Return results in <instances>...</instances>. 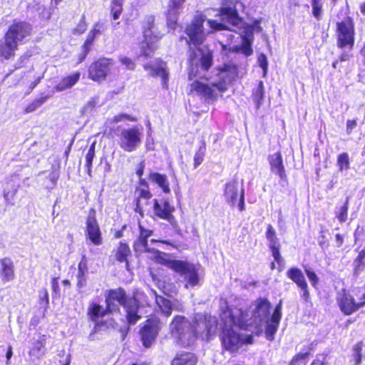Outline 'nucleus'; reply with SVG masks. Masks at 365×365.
Masks as SVG:
<instances>
[{
  "label": "nucleus",
  "mask_w": 365,
  "mask_h": 365,
  "mask_svg": "<svg viewBox=\"0 0 365 365\" xmlns=\"http://www.w3.org/2000/svg\"><path fill=\"white\" fill-rule=\"evenodd\" d=\"M243 9L240 0H221L220 9H209L205 14L196 15L187 27V42L196 48L190 56L189 78H196L189 85L190 93H195L206 101L214 102L227 90L228 84L235 76V68L227 66L209 75L207 71L212 63V55L209 48L200 46L206 36L214 30H231L230 26H240L242 21L238 11Z\"/></svg>",
  "instance_id": "obj_1"
},
{
  "label": "nucleus",
  "mask_w": 365,
  "mask_h": 365,
  "mask_svg": "<svg viewBox=\"0 0 365 365\" xmlns=\"http://www.w3.org/2000/svg\"><path fill=\"white\" fill-rule=\"evenodd\" d=\"M228 307L226 302L221 304L222 343L225 349L235 352L244 344H251V335L242 336L237 332L238 329H246L256 334H260L264 329L266 338L274 339L282 317V306L278 304L268 320L270 304L265 299L255 301L249 309Z\"/></svg>",
  "instance_id": "obj_2"
},
{
  "label": "nucleus",
  "mask_w": 365,
  "mask_h": 365,
  "mask_svg": "<svg viewBox=\"0 0 365 365\" xmlns=\"http://www.w3.org/2000/svg\"><path fill=\"white\" fill-rule=\"evenodd\" d=\"M142 296L141 294H137L134 297L126 298L123 289L110 290L106 297L107 308L104 309L102 306L93 302L88 308V314L93 321L96 322L107 312H113L122 305L125 309L128 323L134 324L141 318L142 312L138 300Z\"/></svg>",
  "instance_id": "obj_3"
},
{
  "label": "nucleus",
  "mask_w": 365,
  "mask_h": 365,
  "mask_svg": "<svg viewBox=\"0 0 365 365\" xmlns=\"http://www.w3.org/2000/svg\"><path fill=\"white\" fill-rule=\"evenodd\" d=\"M351 292L344 289L337 295V304L346 315L353 314L365 305V289L356 288Z\"/></svg>",
  "instance_id": "obj_4"
},
{
  "label": "nucleus",
  "mask_w": 365,
  "mask_h": 365,
  "mask_svg": "<svg viewBox=\"0 0 365 365\" xmlns=\"http://www.w3.org/2000/svg\"><path fill=\"white\" fill-rule=\"evenodd\" d=\"M171 335L181 346L192 344L195 339V334L190 322L183 316H175L170 324Z\"/></svg>",
  "instance_id": "obj_5"
},
{
  "label": "nucleus",
  "mask_w": 365,
  "mask_h": 365,
  "mask_svg": "<svg viewBox=\"0 0 365 365\" xmlns=\"http://www.w3.org/2000/svg\"><path fill=\"white\" fill-rule=\"evenodd\" d=\"M144 41L141 45V56H150L157 48L156 43L162 38L163 34L155 25L153 16L145 18L143 22Z\"/></svg>",
  "instance_id": "obj_6"
},
{
  "label": "nucleus",
  "mask_w": 365,
  "mask_h": 365,
  "mask_svg": "<svg viewBox=\"0 0 365 365\" xmlns=\"http://www.w3.org/2000/svg\"><path fill=\"white\" fill-rule=\"evenodd\" d=\"M143 128L133 126L123 128L118 135V144L125 152L132 153L140 145L143 138Z\"/></svg>",
  "instance_id": "obj_7"
},
{
  "label": "nucleus",
  "mask_w": 365,
  "mask_h": 365,
  "mask_svg": "<svg viewBox=\"0 0 365 365\" xmlns=\"http://www.w3.org/2000/svg\"><path fill=\"white\" fill-rule=\"evenodd\" d=\"M163 264L179 273L186 282L185 287H195L199 284L200 277L196 267L185 261L168 260Z\"/></svg>",
  "instance_id": "obj_8"
},
{
  "label": "nucleus",
  "mask_w": 365,
  "mask_h": 365,
  "mask_svg": "<svg viewBox=\"0 0 365 365\" xmlns=\"http://www.w3.org/2000/svg\"><path fill=\"white\" fill-rule=\"evenodd\" d=\"M140 235L138 240L134 243V250L136 252H148L149 257L160 264H164L167 262V255L157 250L155 248H150L148 245L147 239L153 235V231L143 228L139 225Z\"/></svg>",
  "instance_id": "obj_9"
},
{
  "label": "nucleus",
  "mask_w": 365,
  "mask_h": 365,
  "mask_svg": "<svg viewBox=\"0 0 365 365\" xmlns=\"http://www.w3.org/2000/svg\"><path fill=\"white\" fill-rule=\"evenodd\" d=\"M224 197L231 207L237 205L241 212L245 210V190L237 180H232L225 185Z\"/></svg>",
  "instance_id": "obj_10"
},
{
  "label": "nucleus",
  "mask_w": 365,
  "mask_h": 365,
  "mask_svg": "<svg viewBox=\"0 0 365 365\" xmlns=\"http://www.w3.org/2000/svg\"><path fill=\"white\" fill-rule=\"evenodd\" d=\"M337 46L339 48L351 49L354 45V24L352 19L347 17L336 26Z\"/></svg>",
  "instance_id": "obj_11"
},
{
  "label": "nucleus",
  "mask_w": 365,
  "mask_h": 365,
  "mask_svg": "<svg viewBox=\"0 0 365 365\" xmlns=\"http://www.w3.org/2000/svg\"><path fill=\"white\" fill-rule=\"evenodd\" d=\"M217 327V319L211 315L202 316L198 314L196 317L195 325H192L195 338L200 336L206 340H209L211 336L215 334Z\"/></svg>",
  "instance_id": "obj_12"
},
{
  "label": "nucleus",
  "mask_w": 365,
  "mask_h": 365,
  "mask_svg": "<svg viewBox=\"0 0 365 365\" xmlns=\"http://www.w3.org/2000/svg\"><path fill=\"white\" fill-rule=\"evenodd\" d=\"M112 66V59L106 58H100L89 66L88 76L94 81H101L106 78Z\"/></svg>",
  "instance_id": "obj_13"
},
{
  "label": "nucleus",
  "mask_w": 365,
  "mask_h": 365,
  "mask_svg": "<svg viewBox=\"0 0 365 365\" xmlns=\"http://www.w3.org/2000/svg\"><path fill=\"white\" fill-rule=\"evenodd\" d=\"M161 328L160 320L157 318L149 319L140 330L141 339L145 347H150L155 341Z\"/></svg>",
  "instance_id": "obj_14"
},
{
  "label": "nucleus",
  "mask_w": 365,
  "mask_h": 365,
  "mask_svg": "<svg viewBox=\"0 0 365 365\" xmlns=\"http://www.w3.org/2000/svg\"><path fill=\"white\" fill-rule=\"evenodd\" d=\"M174 210V207L168 200L163 199L153 200L154 214L160 219L167 220L174 228H176L177 221L173 215Z\"/></svg>",
  "instance_id": "obj_15"
},
{
  "label": "nucleus",
  "mask_w": 365,
  "mask_h": 365,
  "mask_svg": "<svg viewBox=\"0 0 365 365\" xmlns=\"http://www.w3.org/2000/svg\"><path fill=\"white\" fill-rule=\"evenodd\" d=\"M86 237L96 246L103 244L102 233L94 215L90 214L86 220Z\"/></svg>",
  "instance_id": "obj_16"
},
{
  "label": "nucleus",
  "mask_w": 365,
  "mask_h": 365,
  "mask_svg": "<svg viewBox=\"0 0 365 365\" xmlns=\"http://www.w3.org/2000/svg\"><path fill=\"white\" fill-rule=\"evenodd\" d=\"M31 26L25 22H19L11 25L6 35L17 45L31 34Z\"/></svg>",
  "instance_id": "obj_17"
},
{
  "label": "nucleus",
  "mask_w": 365,
  "mask_h": 365,
  "mask_svg": "<svg viewBox=\"0 0 365 365\" xmlns=\"http://www.w3.org/2000/svg\"><path fill=\"white\" fill-rule=\"evenodd\" d=\"M145 70L149 71L153 76H160L162 78V85L168 87V73L166 71L165 63L158 59H155L149 63L144 65Z\"/></svg>",
  "instance_id": "obj_18"
},
{
  "label": "nucleus",
  "mask_w": 365,
  "mask_h": 365,
  "mask_svg": "<svg viewBox=\"0 0 365 365\" xmlns=\"http://www.w3.org/2000/svg\"><path fill=\"white\" fill-rule=\"evenodd\" d=\"M14 266L13 261L8 257L0 259V279L3 283H7L14 279Z\"/></svg>",
  "instance_id": "obj_19"
},
{
  "label": "nucleus",
  "mask_w": 365,
  "mask_h": 365,
  "mask_svg": "<svg viewBox=\"0 0 365 365\" xmlns=\"http://www.w3.org/2000/svg\"><path fill=\"white\" fill-rule=\"evenodd\" d=\"M155 302L161 312L168 317L171 314L172 310L182 311L183 306L181 303L175 302L172 303L170 300L161 296H155Z\"/></svg>",
  "instance_id": "obj_20"
},
{
  "label": "nucleus",
  "mask_w": 365,
  "mask_h": 365,
  "mask_svg": "<svg viewBox=\"0 0 365 365\" xmlns=\"http://www.w3.org/2000/svg\"><path fill=\"white\" fill-rule=\"evenodd\" d=\"M18 45L7 35L0 41V57L9 59L14 55Z\"/></svg>",
  "instance_id": "obj_21"
},
{
  "label": "nucleus",
  "mask_w": 365,
  "mask_h": 365,
  "mask_svg": "<svg viewBox=\"0 0 365 365\" xmlns=\"http://www.w3.org/2000/svg\"><path fill=\"white\" fill-rule=\"evenodd\" d=\"M269 163L272 173L282 179L285 177L284 168L282 163V157L280 153L277 152L269 156Z\"/></svg>",
  "instance_id": "obj_22"
},
{
  "label": "nucleus",
  "mask_w": 365,
  "mask_h": 365,
  "mask_svg": "<svg viewBox=\"0 0 365 365\" xmlns=\"http://www.w3.org/2000/svg\"><path fill=\"white\" fill-rule=\"evenodd\" d=\"M46 337L44 335L40 336L38 339L32 344L29 351L31 359L35 361L39 359L45 354Z\"/></svg>",
  "instance_id": "obj_23"
},
{
  "label": "nucleus",
  "mask_w": 365,
  "mask_h": 365,
  "mask_svg": "<svg viewBox=\"0 0 365 365\" xmlns=\"http://www.w3.org/2000/svg\"><path fill=\"white\" fill-rule=\"evenodd\" d=\"M115 259L119 262H125V267L128 270L129 264L128 257L130 255L129 246L123 242H120L118 246L113 250Z\"/></svg>",
  "instance_id": "obj_24"
},
{
  "label": "nucleus",
  "mask_w": 365,
  "mask_h": 365,
  "mask_svg": "<svg viewBox=\"0 0 365 365\" xmlns=\"http://www.w3.org/2000/svg\"><path fill=\"white\" fill-rule=\"evenodd\" d=\"M81 73L75 72L63 78L55 86L56 91L60 92L73 87L80 79Z\"/></svg>",
  "instance_id": "obj_25"
},
{
  "label": "nucleus",
  "mask_w": 365,
  "mask_h": 365,
  "mask_svg": "<svg viewBox=\"0 0 365 365\" xmlns=\"http://www.w3.org/2000/svg\"><path fill=\"white\" fill-rule=\"evenodd\" d=\"M197 362L196 356L190 352L178 354L172 361V365H195Z\"/></svg>",
  "instance_id": "obj_26"
},
{
  "label": "nucleus",
  "mask_w": 365,
  "mask_h": 365,
  "mask_svg": "<svg viewBox=\"0 0 365 365\" xmlns=\"http://www.w3.org/2000/svg\"><path fill=\"white\" fill-rule=\"evenodd\" d=\"M287 276L294 282L298 287L307 284L302 271L297 267L289 268L287 272Z\"/></svg>",
  "instance_id": "obj_27"
},
{
  "label": "nucleus",
  "mask_w": 365,
  "mask_h": 365,
  "mask_svg": "<svg viewBox=\"0 0 365 365\" xmlns=\"http://www.w3.org/2000/svg\"><path fill=\"white\" fill-rule=\"evenodd\" d=\"M150 180L156 183L164 192L169 193L170 192L166 175L158 173H153L150 174Z\"/></svg>",
  "instance_id": "obj_28"
},
{
  "label": "nucleus",
  "mask_w": 365,
  "mask_h": 365,
  "mask_svg": "<svg viewBox=\"0 0 365 365\" xmlns=\"http://www.w3.org/2000/svg\"><path fill=\"white\" fill-rule=\"evenodd\" d=\"M18 185L13 182H8L4 189V197L8 204H13L14 197L18 190Z\"/></svg>",
  "instance_id": "obj_29"
},
{
  "label": "nucleus",
  "mask_w": 365,
  "mask_h": 365,
  "mask_svg": "<svg viewBox=\"0 0 365 365\" xmlns=\"http://www.w3.org/2000/svg\"><path fill=\"white\" fill-rule=\"evenodd\" d=\"M125 120L135 122V121H137V118L135 117L130 115L128 114L119 113L113 117L108 118L106 120L105 125L106 127H110L113 124L125 121Z\"/></svg>",
  "instance_id": "obj_30"
},
{
  "label": "nucleus",
  "mask_w": 365,
  "mask_h": 365,
  "mask_svg": "<svg viewBox=\"0 0 365 365\" xmlns=\"http://www.w3.org/2000/svg\"><path fill=\"white\" fill-rule=\"evenodd\" d=\"M123 0H111L110 13L114 20L120 18L123 12Z\"/></svg>",
  "instance_id": "obj_31"
},
{
  "label": "nucleus",
  "mask_w": 365,
  "mask_h": 365,
  "mask_svg": "<svg viewBox=\"0 0 365 365\" xmlns=\"http://www.w3.org/2000/svg\"><path fill=\"white\" fill-rule=\"evenodd\" d=\"M336 165L341 172L349 170L350 168L349 155L346 153L339 154L337 157Z\"/></svg>",
  "instance_id": "obj_32"
},
{
  "label": "nucleus",
  "mask_w": 365,
  "mask_h": 365,
  "mask_svg": "<svg viewBox=\"0 0 365 365\" xmlns=\"http://www.w3.org/2000/svg\"><path fill=\"white\" fill-rule=\"evenodd\" d=\"M96 37L95 35L91 32H89L87 38L83 46V53L81 54L79 57L78 63L82 62L85 58L86 57L87 54L90 51V47L92 45L93 41L95 40Z\"/></svg>",
  "instance_id": "obj_33"
},
{
  "label": "nucleus",
  "mask_w": 365,
  "mask_h": 365,
  "mask_svg": "<svg viewBox=\"0 0 365 365\" xmlns=\"http://www.w3.org/2000/svg\"><path fill=\"white\" fill-rule=\"evenodd\" d=\"M266 237L269 241V247L279 245L277 237L276 236V232L271 225L267 226Z\"/></svg>",
  "instance_id": "obj_34"
},
{
  "label": "nucleus",
  "mask_w": 365,
  "mask_h": 365,
  "mask_svg": "<svg viewBox=\"0 0 365 365\" xmlns=\"http://www.w3.org/2000/svg\"><path fill=\"white\" fill-rule=\"evenodd\" d=\"M179 13L180 11H171V9L168 8L167 12V22L169 28H171L172 29H175Z\"/></svg>",
  "instance_id": "obj_35"
},
{
  "label": "nucleus",
  "mask_w": 365,
  "mask_h": 365,
  "mask_svg": "<svg viewBox=\"0 0 365 365\" xmlns=\"http://www.w3.org/2000/svg\"><path fill=\"white\" fill-rule=\"evenodd\" d=\"M263 97H264L263 83H262V81H259L258 86L255 90L254 94H253L254 101L256 103L257 108L259 107L260 103H261L260 102L263 99Z\"/></svg>",
  "instance_id": "obj_36"
},
{
  "label": "nucleus",
  "mask_w": 365,
  "mask_h": 365,
  "mask_svg": "<svg viewBox=\"0 0 365 365\" xmlns=\"http://www.w3.org/2000/svg\"><path fill=\"white\" fill-rule=\"evenodd\" d=\"M309 355L308 351L298 354L292 359L289 365H307Z\"/></svg>",
  "instance_id": "obj_37"
},
{
  "label": "nucleus",
  "mask_w": 365,
  "mask_h": 365,
  "mask_svg": "<svg viewBox=\"0 0 365 365\" xmlns=\"http://www.w3.org/2000/svg\"><path fill=\"white\" fill-rule=\"evenodd\" d=\"M38 299L39 304L44 308H47L49 300H48V293L46 289L43 288L39 290L38 292Z\"/></svg>",
  "instance_id": "obj_38"
},
{
  "label": "nucleus",
  "mask_w": 365,
  "mask_h": 365,
  "mask_svg": "<svg viewBox=\"0 0 365 365\" xmlns=\"http://www.w3.org/2000/svg\"><path fill=\"white\" fill-rule=\"evenodd\" d=\"M205 147L201 146L194 156V165L195 168L199 166L204 160Z\"/></svg>",
  "instance_id": "obj_39"
},
{
  "label": "nucleus",
  "mask_w": 365,
  "mask_h": 365,
  "mask_svg": "<svg viewBox=\"0 0 365 365\" xmlns=\"http://www.w3.org/2000/svg\"><path fill=\"white\" fill-rule=\"evenodd\" d=\"M348 203H349V198L347 197L344 205L341 207L339 212L336 215L338 220L341 222H345L347 219V214H348V209H349Z\"/></svg>",
  "instance_id": "obj_40"
},
{
  "label": "nucleus",
  "mask_w": 365,
  "mask_h": 365,
  "mask_svg": "<svg viewBox=\"0 0 365 365\" xmlns=\"http://www.w3.org/2000/svg\"><path fill=\"white\" fill-rule=\"evenodd\" d=\"M322 4L319 0H312V13L314 16L317 19H320L322 15Z\"/></svg>",
  "instance_id": "obj_41"
},
{
  "label": "nucleus",
  "mask_w": 365,
  "mask_h": 365,
  "mask_svg": "<svg viewBox=\"0 0 365 365\" xmlns=\"http://www.w3.org/2000/svg\"><path fill=\"white\" fill-rule=\"evenodd\" d=\"M269 248L272 251V254L274 259V261L279 264V267H282L283 265V259L281 257L279 252V245L272 247Z\"/></svg>",
  "instance_id": "obj_42"
},
{
  "label": "nucleus",
  "mask_w": 365,
  "mask_h": 365,
  "mask_svg": "<svg viewBox=\"0 0 365 365\" xmlns=\"http://www.w3.org/2000/svg\"><path fill=\"white\" fill-rule=\"evenodd\" d=\"M58 178V175L55 173H51L48 175L46 180H48V183L45 185V187L48 190L53 189L56 185L57 180Z\"/></svg>",
  "instance_id": "obj_43"
},
{
  "label": "nucleus",
  "mask_w": 365,
  "mask_h": 365,
  "mask_svg": "<svg viewBox=\"0 0 365 365\" xmlns=\"http://www.w3.org/2000/svg\"><path fill=\"white\" fill-rule=\"evenodd\" d=\"M257 62L259 66L262 68L263 76L264 77L267 75L268 66L267 56L263 53L259 54L258 56Z\"/></svg>",
  "instance_id": "obj_44"
},
{
  "label": "nucleus",
  "mask_w": 365,
  "mask_h": 365,
  "mask_svg": "<svg viewBox=\"0 0 365 365\" xmlns=\"http://www.w3.org/2000/svg\"><path fill=\"white\" fill-rule=\"evenodd\" d=\"M242 52L247 56H250L252 53L250 36L244 38V44L242 47Z\"/></svg>",
  "instance_id": "obj_45"
},
{
  "label": "nucleus",
  "mask_w": 365,
  "mask_h": 365,
  "mask_svg": "<svg viewBox=\"0 0 365 365\" xmlns=\"http://www.w3.org/2000/svg\"><path fill=\"white\" fill-rule=\"evenodd\" d=\"M185 1V0H169L168 8L171 9V11H180Z\"/></svg>",
  "instance_id": "obj_46"
},
{
  "label": "nucleus",
  "mask_w": 365,
  "mask_h": 365,
  "mask_svg": "<svg viewBox=\"0 0 365 365\" xmlns=\"http://www.w3.org/2000/svg\"><path fill=\"white\" fill-rule=\"evenodd\" d=\"M106 30V26L102 22H97L94 24L93 29L90 31L96 37L102 34Z\"/></svg>",
  "instance_id": "obj_47"
},
{
  "label": "nucleus",
  "mask_w": 365,
  "mask_h": 365,
  "mask_svg": "<svg viewBox=\"0 0 365 365\" xmlns=\"http://www.w3.org/2000/svg\"><path fill=\"white\" fill-rule=\"evenodd\" d=\"M120 63L128 70H134L135 68V62L130 58L126 56H120L119 58Z\"/></svg>",
  "instance_id": "obj_48"
},
{
  "label": "nucleus",
  "mask_w": 365,
  "mask_h": 365,
  "mask_svg": "<svg viewBox=\"0 0 365 365\" xmlns=\"http://www.w3.org/2000/svg\"><path fill=\"white\" fill-rule=\"evenodd\" d=\"M305 272L312 286L316 287L319 282L317 275L311 269H305Z\"/></svg>",
  "instance_id": "obj_49"
},
{
  "label": "nucleus",
  "mask_w": 365,
  "mask_h": 365,
  "mask_svg": "<svg viewBox=\"0 0 365 365\" xmlns=\"http://www.w3.org/2000/svg\"><path fill=\"white\" fill-rule=\"evenodd\" d=\"M97 104V101L95 99H91L89 101L86 105L83 108L82 112L83 114L90 113L93 109L96 107Z\"/></svg>",
  "instance_id": "obj_50"
},
{
  "label": "nucleus",
  "mask_w": 365,
  "mask_h": 365,
  "mask_svg": "<svg viewBox=\"0 0 365 365\" xmlns=\"http://www.w3.org/2000/svg\"><path fill=\"white\" fill-rule=\"evenodd\" d=\"M86 23L84 20V19H82L78 24L76 26V27L73 29V33L74 34H83L86 30Z\"/></svg>",
  "instance_id": "obj_51"
},
{
  "label": "nucleus",
  "mask_w": 365,
  "mask_h": 365,
  "mask_svg": "<svg viewBox=\"0 0 365 365\" xmlns=\"http://www.w3.org/2000/svg\"><path fill=\"white\" fill-rule=\"evenodd\" d=\"M354 364L355 365H359L361 361V349L359 346H356L354 348Z\"/></svg>",
  "instance_id": "obj_52"
},
{
  "label": "nucleus",
  "mask_w": 365,
  "mask_h": 365,
  "mask_svg": "<svg viewBox=\"0 0 365 365\" xmlns=\"http://www.w3.org/2000/svg\"><path fill=\"white\" fill-rule=\"evenodd\" d=\"M302 291V298L305 301L308 302L309 299V292L308 290V284H306L304 286H302L299 287Z\"/></svg>",
  "instance_id": "obj_53"
},
{
  "label": "nucleus",
  "mask_w": 365,
  "mask_h": 365,
  "mask_svg": "<svg viewBox=\"0 0 365 365\" xmlns=\"http://www.w3.org/2000/svg\"><path fill=\"white\" fill-rule=\"evenodd\" d=\"M87 272V265L86 262L84 260H81L78 264V274L79 276H86V273Z\"/></svg>",
  "instance_id": "obj_54"
},
{
  "label": "nucleus",
  "mask_w": 365,
  "mask_h": 365,
  "mask_svg": "<svg viewBox=\"0 0 365 365\" xmlns=\"http://www.w3.org/2000/svg\"><path fill=\"white\" fill-rule=\"evenodd\" d=\"M94 156H95V152L88 150V153L86 155V166H87L88 170H90V168H91L92 162H93Z\"/></svg>",
  "instance_id": "obj_55"
},
{
  "label": "nucleus",
  "mask_w": 365,
  "mask_h": 365,
  "mask_svg": "<svg viewBox=\"0 0 365 365\" xmlns=\"http://www.w3.org/2000/svg\"><path fill=\"white\" fill-rule=\"evenodd\" d=\"M311 365H327L326 356L324 355H319L317 356L316 359L312 363Z\"/></svg>",
  "instance_id": "obj_56"
},
{
  "label": "nucleus",
  "mask_w": 365,
  "mask_h": 365,
  "mask_svg": "<svg viewBox=\"0 0 365 365\" xmlns=\"http://www.w3.org/2000/svg\"><path fill=\"white\" fill-rule=\"evenodd\" d=\"M138 197L144 199H150L152 196L150 191L147 189H139L138 190Z\"/></svg>",
  "instance_id": "obj_57"
},
{
  "label": "nucleus",
  "mask_w": 365,
  "mask_h": 365,
  "mask_svg": "<svg viewBox=\"0 0 365 365\" xmlns=\"http://www.w3.org/2000/svg\"><path fill=\"white\" fill-rule=\"evenodd\" d=\"M357 123L356 120H348L346 121V133L350 134L353 129L356 127Z\"/></svg>",
  "instance_id": "obj_58"
},
{
  "label": "nucleus",
  "mask_w": 365,
  "mask_h": 365,
  "mask_svg": "<svg viewBox=\"0 0 365 365\" xmlns=\"http://www.w3.org/2000/svg\"><path fill=\"white\" fill-rule=\"evenodd\" d=\"M39 107L37 106L35 101H34L32 103H31L29 105L26 106L24 111L26 113H31L36 110Z\"/></svg>",
  "instance_id": "obj_59"
},
{
  "label": "nucleus",
  "mask_w": 365,
  "mask_h": 365,
  "mask_svg": "<svg viewBox=\"0 0 365 365\" xmlns=\"http://www.w3.org/2000/svg\"><path fill=\"white\" fill-rule=\"evenodd\" d=\"M44 73H45V68L43 67L41 69L40 72L38 73L34 83L33 84V88H34L40 82V81L43 78Z\"/></svg>",
  "instance_id": "obj_60"
},
{
  "label": "nucleus",
  "mask_w": 365,
  "mask_h": 365,
  "mask_svg": "<svg viewBox=\"0 0 365 365\" xmlns=\"http://www.w3.org/2000/svg\"><path fill=\"white\" fill-rule=\"evenodd\" d=\"M77 278H78V283H77L78 287L80 288L83 287L86 285V282L85 276L83 277V276H79V274H78Z\"/></svg>",
  "instance_id": "obj_61"
},
{
  "label": "nucleus",
  "mask_w": 365,
  "mask_h": 365,
  "mask_svg": "<svg viewBox=\"0 0 365 365\" xmlns=\"http://www.w3.org/2000/svg\"><path fill=\"white\" fill-rule=\"evenodd\" d=\"M335 240H336V247H340L342 245L343 242H344L343 237L339 234H336L335 236Z\"/></svg>",
  "instance_id": "obj_62"
},
{
  "label": "nucleus",
  "mask_w": 365,
  "mask_h": 365,
  "mask_svg": "<svg viewBox=\"0 0 365 365\" xmlns=\"http://www.w3.org/2000/svg\"><path fill=\"white\" fill-rule=\"evenodd\" d=\"M52 289H53V292L57 294L58 291L59 290L58 279L56 278H53L51 282Z\"/></svg>",
  "instance_id": "obj_63"
},
{
  "label": "nucleus",
  "mask_w": 365,
  "mask_h": 365,
  "mask_svg": "<svg viewBox=\"0 0 365 365\" xmlns=\"http://www.w3.org/2000/svg\"><path fill=\"white\" fill-rule=\"evenodd\" d=\"M48 98V96H43L38 99H36L35 102L36 103L37 106L40 107L43 103H44L46 101Z\"/></svg>",
  "instance_id": "obj_64"
}]
</instances>
